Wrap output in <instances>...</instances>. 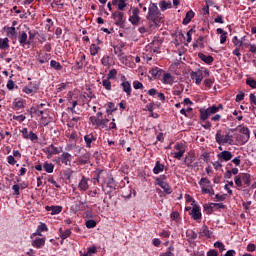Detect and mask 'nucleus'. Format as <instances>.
Instances as JSON below:
<instances>
[{"label": "nucleus", "mask_w": 256, "mask_h": 256, "mask_svg": "<svg viewBox=\"0 0 256 256\" xmlns=\"http://www.w3.org/2000/svg\"><path fill=\"white\" fill-rule=\"evenodd\" d=\"M205 211H208V213H213V209H215V203H210L204 205Z\"/></svg>", "instance_id": "obj_52"}, {"label": "nucleus", "mask_w": 256, "mask_h": 256, "mask_svg": "<svg viewBox=\"0 0 256 256\" xmlns=\"http://www.w3.org/2000/svg\"><path fill=\"white\" fill-rule=\"evenodd\" d=\"M102 85L106 91H111V81L108 78L102 80Z\"/></svg>", "instance_id": "obj_43"}, {"label": "nucleus", "mask_w": 256, "mask_h": 256, "mask_svg": "<svg viewBox=\"0 0 256 256\" xmlns=\"http://www.w3.org/2000/svg\"><path fill=\"white\" fill-rule=\"evenodd\" d=\"M50 67L55 71H61V69H63V66H61V63L57 62L56 60L50 61Z\"/></svg>", "instance_id": "obj_32"}, {"label": "nucleus", "mask_w": 256, "mask_h": 256, "mask_svg": "<svg viewBox=\"0 0 256 256\" xmlns=\"http://www.w3.org/2000/svg\"><path fill=\"white\" fill-rule=\"evenodd\" d=\"M7 162L9 163V165H15V163H17V160H15V156L9 155L7 157Z\"/></svg>", "instance_id": "obj_60"}, {"label": "nucleus", "mask_w": 256, "mask_h": 256, "mask_svg": "<svg viewBox=\"0 0 256 256\" xmlns=\"http://www.w3.org/2000/svg\"><path fill=\"white\" fill-rule=\"evenodd\" d=\"M87 181V178L83 176L78 184L79 191H87V189H89V183Z\"/></svg>", "instance_id": "obj_22"}, {"label": "nucleus", "mask_w": 256, "mask_h": 256, "mask_svg": "<svg viewBox=\"0 0 256 256\" xmlns=\"http://www.w3.org/2000/svg\"><path fill=\"white\" fill-rule=\"evenodd\" d=\"M109 56H103L101 59V63L102 65H104V67H109Z\"/></svg>", "instance_id": "obj_58"}, {"label": "nucleus", "mask_w": 256, "mask_h": 256, "mask_svg": "<svg viewBox=\"0 0 256 256\" xmlns=\"http://www.w3.org/2000/svg\"><path fill=\"white\" fill-rule=\"evenodd\" d=\"M165 171V164H162L161 161H156L155 166L153 168L154 175H159V173H163Z\"/></svg>", "instance_id": "obj_17"}, {"label": "nucleus", "mask_w": 256, "mask_h": 256, "mask_svg": "<svg viewBox=\"0 0 256 256\" xmlns=\"http://www.w3.org/2000/svg\"><path fill=\"white\" fill-rule=\"evenodd\" d=\"M217 157L219 161H224L225 163H227V161H231V159H233V153H231L230 151L224 150L218 153Z\"/></svg>", "instance_id": "obj_11"}, {"label": "nucleus", "mask_w": 256, "mask_h": 256, "mask_svg": "<svg viewBox=\"0 0 256 256\" xmlns=\"http://www.w3.org/2000/svg\"><path fill=\"white\" fill-rule=\"evenodd\" d=\"M46 211H51L50 215H59L63 211L62 206H46Z\"/></svg>", "instance_id": "obj_19"}, {"label": "nucleus", "mask_w": 256, "mask_h": 256, "mask_svg": "<svg viewBox=\"0 0 256 256\" xmlns=\"http://www.w3.org/2000/svg\"><path fill=\"white\" fill-rule=\"evenodd\" d=\"M214 247L216 249H219L220 252L225 251V244H223V242H220V241L215 242Z\"/></svg>", "instance_id": "obj_50"}, {"label": "nucleus", "mask_w": 256, "mask_h": 256, "mask_svg": "<svg viewBox=\"0 0 256 256\" xmlns=\"http://www.w3.org/2000/svg\"><path fill=\"white\" fill-rule=\"evenodd\" d=\"M174 252H175V247L173 245H170L167 248V251L160 254L159 256H175Z\"/></svg>", "instance_id": "obj_35"}, {"label": "nucleus", "mask_w": 256, "mask_h": 256, "mask_svg": "<svg viewBox=\"0 0 256 256\" xmlns=\"http://www.w3.org/2000/svg\"><path fill=\"white\" fill-rule=\"evenodd\" d=\"M123 12H118L116 17V25L118 27H121V25H124L125 21L123 20Z\"/></svg>", "instance_id": "obj_36"}, {"label": "nucleus", "mask_w": 256, "mask_h": 256, "mask_svg": "<svg viewBox=\"0 0 256 256\" xmlns=\"http://www.w3.org/2000/svg\"><path fill=\"white\" fill-rule=\"evenodd\" d=\"M41 83L39 81H32L27 86L22 88V92L26 93V95H35L37 91H39Z\"/></svg>", "instance_id": "obj_4"}, {"label": "nucleus", "mask_w": 256, "mask_h": 256, "mask_svg": "<svg viewBox=\"0 0 256 256\" xmlns=\"http://www.w3.org/2000/svg\"><path fill=\"white\" fill-rule=\"evenodd\" d=\"M37 229L43 233L44 231H49V228H47V224L45 223H40V225L37 227Z\"/></svg>", "instance_id": "obj_57"}, {"label": "nucleus", "mask_w": 256, "mask_h": 256, "mask_svg": "<svg viewBox=\"0 0 256 256\" xmlns=\"http://www.w3.org/2000/svg\"><path fill=\"white\" fill-rule=\"evenodd\" d=\"M139 8H133L132 9V15L129 17L130 23L132 25H139V21H141V17H139Z\"/></svg>", "instance_id": "obj_8"}, {"label": "nucleus", "mask_w": 256, "mask_h": 256, "mask_svg": "<svg viewBox=\"0 0 256 256\" xmlns=\"http://www.w3.org/2000/svg\"><path fill=\"white\" fill-rule=\"evenodd\" d=\"M193 17H195V12H193V10H190L186 13L185 18L183 19V25H189V23H191V19H193Z\"/></svg>", "instance_id": "obj_26"}, {"label": "nucleus", "mask_w": 256, "mask_h": 256, "mask_svg": "<svg viewBox=\"0 0 256 256\" xmlns=\"http://www.w3.org/2000/svg\"><path fill=\"white\" fill-rule=\"evenodd\" d=\"M232 163H234L236 167H239V165H241V156H237L234 159H232Z\"/></svg>", "instance_id": "obj_63"}, {"label": "nucleus", "mask_w": 256, "mask_h": 256, "mask_svg": "<svg viewBox=\"0 0 256 256\" xmlns=\"http://www.w3.org/2000/svg\"><path fill=\"white\" fill-rule=\"evenodd\" d=\"M174 149L176 150V152L172 153L174 159L181 161V159L185 155V144L184 143H176V145L174 146Z\"/></svg>", "instance_id": "obj_5"}, {"label": "nucleus", "mask_w": 256, "mask_h": 256, "mask_svg": "<svg viewBox=\"0 0 256 256\" xmlns=\"http://www.w3.org/2000/svg\"><path fill=\"white\" fill-rule=\"evenodd\" d=\"M190 215L192 217V219H194V221H199V219H201L202 214H201V208H199V206H195L192 208Z\"/></svg>", "instance_id": "obj_16"}, {"label": "nucleus", "mask_w": 256, "mask_h": 256, "mask_svg": "<svg viewBox=\"0 0 256 256\" xmlns=\"http://www.w3.org/2000/svg\"><path fill=\"white\" fill-rule=\"evenodd\" d=\"M14 111H21V109H25L27 103L23 99H16L12 103Z\"/></svg>", "instance_id": "obj_12"}, {"label": "nucleus", "mask_w": 256, "mask_h": 256, "mask_svg": "<svg viewBox=\"0 0 256 256\" xmlns=\"http://www.w3.org/2000/svg\"><path fill=\"white\" fill-rule=\"evenodd\" d=\"M36 61H38V63L40 65H45V63H49V61H51V54H49V53H39L36 56Z\"/></svg>", "instance_id": "obj_10"}, {"label": "nucleus", "mask_w": 256, "mask_h": 256, "mask_svg": "<svg viewBox=\"0 0 256 256\" xmlns=\"http://www.w3.org/2000/svg\"><path fill=\"white\" fill-rule=\"evenodd\" d=\"M85 226L87 227V229H95V227H97V221L87 220Z\"/></svg>", "instance_id": "obj_40"}, {"label": "nucleus", "mask_w": 256, "mask_h": 256, "mask_svg": "<svg viewBox=\"0 0 256 256\" xmlns=\"http://www.w3.org/2000/svg\"><path fill=\"white\" fill-rule=\"evenodd\" d=\"M71 235V231L69 229L61 232L60 237L61 239L65 240Z\"/></svg>", "instance_id": "obj_55"}, {"label": "nucleus", "mask_w": 256, "mask_h": 256, "mask_svg": "<svg viewBox=\"0 0 256 256\" xmlns=\"http://www.w3.org/2000/svg\"><path fill=\"white\" fill-rule=\"evenodd\" d=\"M84 141H85L86 147H87L88 149H91V143L97 141V136L94 135L93 133L86 134V135L84 136Z\"/></svg>", "instance_id": "obj_14"}, {"label": "nucleus", "mask_w": 256, "mask_h": 256, "mask_svg": "<svg viewBox=\"0 0 256 256\" xmlns=\"http://www.w3.org/2000/svg\"><path fill=\"white\" fill-rule=\"evenodd\" d=\"M198 185H200L201 191H203V189H206L205 185H211V180H209L207 177H203L198 182Z\"/></svg>", "instance_id": "obj_29"}, {"label": "nucleus", "mask_w": 256, "mask_h": 256, "mask_svg": "<svg viewBox=\"0 0 256 256\" xmlns=\"http://www.w3.org/2000/svg\"><path fill=\"white\" fill-rule=\"evenodd\" d=\"M126 43L121 42L118 46H114V52L115 55H118V57H121V53H123V48L125 47Z\"/></svg>", "instance_id": "obj_30"}, {"label": "nucleus", "mask_w": 256, "mask_h": 256, "mask_svg": "<svg viewBox=\"0 0 256 256\" xmlns=\"http://www.w3.org/2000/svg\"><path fill=\"white\" fill-rule=\"evenodd\" d=\"M106 111H110V113H114V111H117V107H115V103L108 102L107 103V109Z\"/></svg>", "instance_id": "obj_49"}, {"label": "nucleus", "mask_w": 256, "mask_h": 256, "mask_svg": "<svg viewBox=\"0 0 256 256\" xmlns=\"http://www.w3.org/2000/svg\"><path fill=\"white\" fill-rule=\"evenodd\" d=\"M156 185L161 187V189H163L164 193L171 195V187L169 186V183L159 180L158 182H156Z\"/></svg>", "instance_id": "obj_18"}, {"label": "nucleus", "mask_w": 256, "mask_h": 256, "mask_svg": "<svg viewBox=\"0 0 256 256\" xmlns=\"http://www.w3.org/2000/svg\"><path fill=\"white\" fill-rule=\"evenodd\" d=\"M249 99L252 105H256V96L253 93L249 95Z\"/></svg>", "instance_id": "obj_64"}, {"label": "nucleus", "mask_w": 256, "mask_h": 256, "mask_svg": "<svg viewBox=\"0 0 256 256\" xmlns=\"http://www.w3.org/2000/svg\"><path fill=\"white\" fill-rule=\"evenodd\" d=\"M45 153L48 159H50V157H53V155H59V153H63V148L55 147V145L51 144L45 148Z\"/></svg>", "instance_id": "obj_6"}, {"label": "nucleus", "mask_w": 256, "mask_h": 256, "mask_svg": "<svg viewBox=\"0 0 256 256\" xmlns=\"http://www.w3.org/2000/svg\"><path fill=\"white\" fill-rule=\"evenodd\" d=\"M29 113H30V115H33V114L43 115L44 112H43V110H41L39 108L32 107V108H30Z\"/></svg>", "instance_id": "obj_45"}, {"label": "nucleus", "mask_w": 256, "mask_h": 256, "mask_svg": "<svg viewBox=\"0 0 256 256\" xmlns=\"http://www.w3.org/2000/svg\"><path fill=\"white\" fill-rule=\"evenodd\" d=\"M127 0H112V5H118L119 11H125L127 7Z\"/></svg>", "instance_id": "obj_24"}, {"label": "nucleus", "mask_w": 256, "mask_h": 256, "mask_svg": "<svg viewBox=\"0 0 256 256\" xmlns=\"http://www.w3.org/2000/svg\"><path fill=\"white\" fill-rule=\"evenodd\" d=\"M32 247H35V249H43L45 247V238H35L31 241Z\"/></svg>", "instance_id": "obj_15"}, {"label": "nucleus", "mask_w": 256, "mask_h": 256, "mask_svg": "<svg viewBox=\"0 0 256 256\" xmlns=\"http://www.w3.org/2000/svg\"><path fill=\"white\" fill-rule=\"evenodd\" d=\"M146 19L151 23L150 27H157V23L161 21V12L159 11L157 4L153 2L150 3Z\"/></svg>", "instance_id": "obj_1"}, {"label": "nucleus", "mask_w": 256, "mask_h": 256, "mask_svg": "<svg viewBox=\"0 0 256 256\" xmlns=\"http://www.w3.org/2000/svg\"><path fill=\"white\" fill-rule=\"evenodd\" d=\"M6 33L8 37H15V35H17V29L13 26L8 27Z\"/></svg>", "instance_id": "obj_39"}, {"label": "nucleus", "mask_w": 256, "mask_h": 256, "mask_svg": "<svg viewBox=\"0 0 256 256\" xmlns=\"http://www.w3.org/2000/svg\"><path fill=\"white\" fill-rule=\"evenodd\" d=\"M17 39L18 43L20 44V47H25V45H31V41H29V36L25 31H20L17 36Z\"/></svg>", "instance_id": "obj_7"}, {"label": "nucleus", "mask_w": 256, "mask_h": 256, "mask_svg": "<svg viewBox=\"0 0 256 256\" xmlns=\"http://www.w3.org/2000/svg\"><path fill=\"white\" fill-rule=\"evenodd\" d=\"M12 119L14 121H18V123H23V121H25L27 119V117H25V115L21 114V115H13Z\"/></svg>", "instance_id": "obj_47"}, {"label": "nucleus", "mask_w": 256, "mask_h": 256, "mask_svg": "<svg viewBox=\"0 0 256 256\" xmlns=\"http://www.w3.org/2000/svg\"><path fill=\"white\" fill-rule=\"evenodd\" d=\"M43 169L46 171V173H53L55 170V165H53V163L45 162L43 164Z\"/></svg>", "instance_id": "obj_31"}, {"label": "nucleus", "mask_w": 256, "mask_h": 256, "mask_svg": "<svg viewBox=\"0 0 256 256\" xmlns=\"http://www.w3.org/2000/svg\"><path fill=\"white\" fill-rule=\"evenodd\" d=\"M107 79L111 81V79H117V70L111 69L107 75Z\"/></svg>", "instance_id": "obj_44"}, {"label": "nucleus", "mask_w": 256, "mask_h": 256, "mask_svg": "<svg viewBox=\"0 0 256 256\" xmlns=\"http://www.w3.org/2000/svg\"><path fill=\"white\" fill-rule=\"evenodd\" d=\"M216 32L220 35V43L223 45L227 41V32L223 28H217Z\"/></svg>", "instance_id": "obj_25"}, {"label": "nucleus", "mask_w": 256, "mask_h": 256, "mask_svg": "<svg viewBox=\"0 0 256 256\" xmlns=\"http://www.w3.org/2000/svg\"><path fill=\"white\" fill-rule=\"evenodd\" d=\"M233 45L241 47L243 45V40H240L237 36H234L232 39Z\"/></svg>", "instance_id": "obj_53"}, {"label": "nucleus", "mask_w": 256, "mask_h": 256, "mask_svg": "<svg viewBox=\"0 0 256 256\" xmlns=\"http://www.w3.org/2000/svg\"><path fill=\"white\" fill-rule=\"evenodd\" d=\"M198 57H199V59H201V61L206 63V65H211V63H213V61H214L213 56H211V55H205L203 53H199Z\"/></svg>", "instance_id": "obj_21"}, {"label": "nucleus", "mask_w": 256, "mask_h": 256, "mask_svg": "<svg viewBox=\"0 0 256 256\" xmlns=\"http://www.w3.org/2000/svg\"><path fill=\"white\" fill-rule=\"evenodd\" d=\"M255 249H256V246L253 243H249L246 247V251H248V253H253Z\"/></svg>", "instance_id": "obj_59"}, {"label": "nucleus", "mask_w": 256, "mask_h": 256, "mask_svg": "<svg viewBox=\"0 0 256 256\" xmlns=\"http://www.w3.org/2000/svg\"><path fill=\"white\" fill-rule=\"evenodd\" d=\"M120 85L124 93L127 94L128 97H131V93H132L131 83L129 81H123Z\"/></svg>", "instance_id": "obj_20"}, {"label": "nucleus", "mask_w": 256, "mask_h": 256, "mask_svg": "<svg viewBox=\"0 0 256 256\" xmlns=\"http://www.w3.org/2000/svg\"><path fill=\"white\" fill-rule=\"evenodd\" d=\"M28 139H30V141H37L39 137L37 136V134L33 133V131H30L28 135Z\"/></svg>", "instance_id": "obj_61"}, {"label": "nucleus", "mask_w": 256, "mask_h": 256, "mask_svg": "<svg viewBox=\"0 0 256 256\" xmlns=\"http://www.w3.org/2000/svg\"><path fill=\"white\" fill-rule=\"evenodd\" d=\"M133 87H134V89H143V83H141V82L135 80V81L133 82Z\"/></svg>", "instance_id": "obj_62"}, {"label": "nucleus", "mask_w": 256, "mask_h": 256, "mask_svg": "<svg viewBox=\"0 0 256 256\" xmlns=\"http://www.w3.org/2000/svg\"><path fill=\"white\" fill-rule=\"evenodd\" d=\"M83 97L85 98L86 101H91L95 99V94L93 92H84Z\"/></svg>", "instance_id": "obj_48"}, {"label": "nucleus", "mask_w": 256, "mask_h": 256, "mask_svg": "<svg viewBox=\"0 0 256 256\" xmlns=\"http://www.w3.org/2000/svg\"><path fill=\"white\" fill-rule=\"evenodd\" d=\"M0 49H9V38H0Z\"/></svg>", "instance_id": "obj_33"}, {"label": "nucleus", "mask_w": 256, "mask_h": 256, "mask_svg": "<svg viewBox=\"0 0 256 256\" xmlns=\"http://www.w3.org/2000/svg\"><path fill=\"white\" fill-rule=\"evenodd\" d=\"M108 124H109V119H107V118L99 119V121H98V127L105 128V127H107Z\"/></svg>", "instance_id": "obj_51"}, {"label": "nucleus", "mask_w": 256, "mask_h": 256, "mask_svg": "<svg viewBox=\"0 0 256 256\" xmlns=\"http://www.w3.org/2000/svg\"><path fill=\"white\" fill-rule=\"evenodd\" d=\"M106 185L110 189H117V183L115 182V179H113V178H108L106 181Z\"/></svg>", "instance_id": "obj_38"}, {"label": "nucleus", "mask_w": 256, "mask_h": 256, "mask_svg": "<svg viewBox=\"0 0 256 256\" xmlns=\"http://www.w3.org/2000/svg\"><path fill=\"white\" fill-rule=\"evenodd\" d=\"M62 165L71 166V161H73V156L68 152H63L59 157Z\"/></svg>", "instance_id": "obj_9"}, {"label": "nucleus", "mask_w": 256, "mask_h": 256, "mask_svg": "<svg viewBox=\"0 0 256 256\" xmlns=\"http://www.w3.org/2000/svg\"><path fill=\"white\" fill-rule=\"evenodd\" d=\"M163 83L164 85H173L174 83L173 76L170 73H165L163 75Z\"/></svg>", "instance_id": "obj_27"}, {"label": "nucleus", "mask_w": 256, "mask_h": 256, "mask_svg": "<svg viewBox=\"0 0 256 256\" xmlns=\"http://www.w3.org/2000/svg\"><path fill=\"white\" fill-rule=\"evenodd\" d=\"M203 41H205V37L199 36L196 40V43L194 44L195 47H203Z\"/></svg>", "instance_id": "obj_54"}, {"label": "nucleus", "mask_w": 256, "mask_h": 256, "mask_svg": "<svg viewBox=\"0 0 256 256\" xmlns=\"http://www.w3.org/2000/svg\"><path fill=\"white\" fill-rule=\"evenodd\" d=\"M242 176V183H244V185H251V175L244 173L241 174Z\"/></svg>", "instance_id": "obj_37"}, {"label": "nucleus", "mask_w": 256, "mask_h": 256, "mask_svg": "<svg viewBox=\"0 0 256 256\" xmlns=\"http://www.w3.org/2000/svg\"><path fill=\"white\" fill-rule=\"evenodd\" d=\"M215 140L218 145H233V135L227 133L221 134V130H218L215 135Z\"/></svg>", "instance_id": "obj_3"}, {"label": "nucleus", "mask_w": 256, "mask_h": 256, "mask_svg": "<svg viewBox=\"0 0 256 256\" xmlns=\"http://www.w3.org/2000/svg\"><path fill=\"white\" fill-rule=\"evenodd\" d=\"M223 110V104L212 105L207 109L200 110V119L202 121H207L211 115H215V113H219V111Z\"/></svg>", "instance_id": "obj_2"}, {"label": "nucleus", "mask_w": 256, "mask_h": 256, "mask_svg": "<svg viewBox=\"0 0 256 256\" xmlns=\"http://www.w3.org/2000/svg\"><path fill=\"white\" fill-rule=\"evenodd\" d=\"M99 51H101V47H99L95 44L90 45V55H92V57H95V55H97V53H99Z\"/></svg>", "instance_id": "obj_34"}, {"label": "nucleus", "mask_w": 256, "mask_h": 256, "mask_svg": "<svg viewBox=\"0 0 256 256\" xmlns=\"http://www.w3.org/2000/svg\"><path fill=\"white\" fill-rule=\"evenodd\" d=\"M191 79L192 81H195L196 85H201V81H203V72L201 70L192 72Z\"/></svg>", "instance_id": "obj_13"}, {"label": "nucleus", "mask_w": 256, "mask_h": 256, "mask_svg": "<svg viewBox=\"0 0 256 256\" xmlns=\"http://www.w3.org/2000/svg\"><path fill=\"white\" fill-rule=\"evenodd\" d=\"M171 3H167L165 0L160 2L161 11H167V9H171Z\"/></svg>", "instance_id": "obj_42"}, {"label": "nucleus", "mask_w": 256, "mask_h": 256, "mask_svg": "<svg viewBox=\"0 0 256 256\" xmlns=\"http://www.w3.org/2000/svg\"><path fill=\"white\" fill-rule=\"evenodd\" d=\"M89 159H91V154L88 152L80 156L78 161L80 165H87V163H89Z\"/></svg>", "instance_id": "obj_28"}, {"label": "nucleus", "mask_w": 256, "mask_h": 256, "mask_svg": "<svg viewBox=\"0 0 256 256\" xmlns=\"http://www.w3.org/2000/svg\"><path fill=\"white\" fill-rule=\"evenodd\" d=\"M234 182H235V185H237L238 187H243V178H242L241 174L236 175L234 177Z\"/></svg>", "instance_id": "obj_41"}, {"label": "nucleus", "mask_w": 256, "mask_h": 256, "mask_svg": "<svg viewBox=\"0 0 256 256\" xmlns=\"http://www.w3.org/2000/svg\"><path fill=\"white\" fill-rule=\"evenodd\" d=\"M246 84L249 85L252 89H256V80L254 79H247Z\"/></svg>", "instance_id": "obj_56"}, {"label": "nucleus", "mask_w": 256, "mask_h": 256, "mask_svg": "<svg viewBox=\"0 0 256 256\" xmlns=\"http://www.w3.org/2000/svg\"><path fill=\"white\" fill-rule=\"evenodd\" d=\"M201 192L203 195H215V190L213 188H202Z\"/></svg>", "instance_id": "obj_46"}, {"label": "nucleus", "mask_w": 256, "mask_h": 256, "mask_svg": "<svg viewBox=\"0 0 256 256\" xmlns=\"http://www.w3.org/2000/svg\"><path fill=\"white\" fill-rule=\"evenodd\" d=\"M200 235L202 237H207L208 239H211L213 237V232H211L209 230V227H207L206 225L202 226L201 230H200Z\"/></svg>", "instance_id": "obj_23"}]
</instances>
